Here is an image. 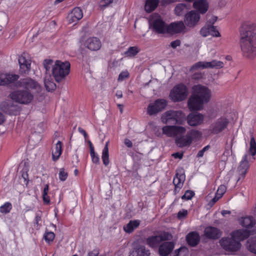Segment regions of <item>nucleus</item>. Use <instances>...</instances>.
Instances as JSON below:
<instances>
[{"label":"nucleus","mask_w":256,"mask_h":256,"mask_svg":"<svg viewBox=\"0 0 256 256\" xmlns=\"http://www.w3.org/2000/svg\"><path fill=\"white\" fill-rule=\"evenodd\" d=\"M242 54L250 58L256 55V30L254 24L243 26L240 42Z\"/></svg>","instance_id":"nucleus-1"},{"label":"nucleus","mask_w":256,"mask_h":256,"mask_svg":"<svg viewBox=\"0 0 256 256\" xmlns=\"http://www.w3.org/2000/svg\"><path fill=\"white\" fill-rule=\"evenodd\" d=\"M192 90V93L188 102V107L192 111L202 110L204 105L210 102L212 91L208 86L200 84L194 86Z\"/></svg>","instance_id":"nucleus-2"},{"label":"nucleus","mask_w":256,"mask_h":256,"mask_svg":"<svg viewBox=\"0 0 256 256\" xmlns=\"http://www.w3.org/2000/svg\"><path fill=\"white\" fill-rule=\"evenodd\" d=\"M186 129L185 127L180 126H166L162 127V133L167 136L175 138L176 145L183 148L190 146L192 142L188 134L186 135Z\"/></svg>","instance_id":"nucleus-3"},{"label":"nucleus","mask_w":256,"mask_h":256,"mask_svg":"<svg viewBox=\"0 0 256 256\" xmlns=\"http://www.w3.org/2000/svg\"><path fill=\"white\" fill-rule=\"evenodd\" d=\"M248 236L249 232L246 230H236L234 231L230 236L222 238L220 241V244L227 251L236 252L240 248V242Z\"/></svg>","instance_id":"nucleus-4"},{"label":"nucleus","mask_w":256,"mask_h":256,"mask_svg":"<svg viewBox=\"0 0 256 256\" xmlns=\"http://www.w3.org/2000/svg\"><path fill=\"white\" fill-rule=\"evenodd\" d=\"M44 66L46 71L52 68V74L57 82L64 80L70 71V64L68 62H62L57 60L53 64L52 60H46L44 61Z\"/></svg>","instance_id":"nucleus-5"},{"label":"nucleus","mask_w":256,"mask_h":256,"mask_svg":"<svg viewBox=\"0 0 256 256\" xmlns=\"http://www.w3.org/2000/svg\"><path fill=\"white\" fill-rule=\"evenodd\" d=\"M186 116L180 110H170L164 112L161 116L162 123L166 124H182L185 120Z\"/></svg>","instance_id":"nucleus-6"},{"label":"nucleus","mask_w":256,"mask_h":256,"mask_svg":"<svg viewBox=\"0 0 256 256\" xmlns=\"http://www.w3.org/2000/svg\"><path fill=\"white\" fill-rule=\"evenodd\" d=\"M150 27L158 34H166L168 24L162 19L160 16L154 14L149 18Z\"/></svg>","instance_id":"nucleus-7"},{"label":"nucleus","mask_w":256,"mask_h":256,"mask_svg":"<svg viewBox=\"0 0 256 256\" xmlns=\"http://www.w3.org/2000/svg\"><path fill=\"white\" fill-rule=\"evenodd\" d=\"M34 95L26 90H17L12 92L10 97L14 101L22 104H28L34 100Z\"/></svg>","instance_id":"nucleus-8"},{"label":"nucleus","mask_w":256,"mask_h":256,"mask_svg":"<svg viewBox=\"0 0 256 256\" xmlns=\"http://www.w3.org/2000/svg\"><path fill=\"white\" fill-rule=\"evenodd\" d=\"M20 85L21 87L24 88L26 90L33 93L36 96L38 95L42 91V86L36 80L30 78H26L21 79L20 82Z\"/></svg>","instance_id":"nucleus-9"},{"label":"nucleus","mask_w":256,"mask_h":256,"mask_svg":"<svg viewBox=\"0 0 256 256\" xmlns=\"http://www.w3.org/2000/svg\"><path fill=\"white\" fill-rule=\"evenodd\" d=\"M188 94V90L184 84L176 86L170 91V98L174 102H180L186 99Z\"/></svg>","instance_id":"nucleus-10"},{"label":"nucleus","mask_w":256,"mask_h":256,"mask_svg":"<svg viewBox=\"0 0 256 256\" xmlns=\"http://www.w3.org/2000/svg\"><path fill=\"white\" fill-rule=\"evenodd\" d=\"M224 66V63L216 60L211 62H198L194 64L190 68L191 71L204 68H220Z\"/></svg>","instance_id":"nucleus-11"},{"label":"nucleus","mask_w":256,"mask_h":256,"mask_svg":"<svg viewBox=\"0 0 256 256\" xmlns=\"http://www.w3.org/2000/svg\"><path fill=\"white\" fill-rule=\"evenodd\" d=\"M171 235L168 232H162L158 235L148 236L146 239V244L150 248H157L159 244L163 241L169 240Z\"/></svg>","instance_id":"nucleus-12"},{"label":"nucleus","mask_w":256,"mask_h":256,"mask_svg":"<svg viewBox=\"0 0 256 256\" xmlns=\"http://www.w3.org/2000/svg\"><path fill=\"white\" fill-rule=\"evenodd\" d=\"M167 102L164 99H158L149 104L147 108V112L150 116L157 114L166 107Z\"/></svg>","instance_id":"nucleus-13"},{"label":"nucleus","mask_w":256,"mask_h":256,"mask_svg":"<svg viewBox=\"0 0 256 256\" xmlns=\"http://www.w3.org/2000/svg\"><path fill=\"white\" fill-rule=\"evenodd\" d=\"M250 160V156L248 154L246 153L244 154L238 168L237 172L238 174V180H240L241 178H244L249 168L250 165L248 164V162Z\"/></svg>","instance_id":"nucleus-14"},{"label":"nucleus","mask_w":256,"mask_h":256,"mask_svg":"<svg viewBox=\"0 0 256 256\" xmlns=\"http://www.w3.org/2000/svg\"><path fill=\"white\" fill-rule=\"evenodd\" d=\"M84 46L90 50H98L102 46L100 40L96 38H89L85 40H81L80 42V46L82 48Z\"/></svg>","instance_id":"nucleus-15"},{"label":"nucleus","mask_w":256,"mask_h":256,"mask_svg":"<svg viewBox=\"0 0 256 256\" xmlns=\"http://www.w3.org/2000/svg\"><path fill=\"white\" fill-rule=\"evenodd\" d=\"M20 72L22 74H28L30 70L31 61L27 54H24L18 58Z\"/></svg>","instance_id":"nucleus-16"},{"label":"nucleus","mask_w":256,"mask_h":256,"mask_svg":"<svg viewBox=\"0 0 256 256\" xmlns=\"http://www.w3.org/2000/svg\"><path fill=\"white\" fill-rule=\"evenodd\" d=\"M200 19L199 14L194 10H192L186 14L184 22L188 26L192 28L198 24Z\"/></svg>","instance_id":"nucleus-17"},{"label":"nucleus","mask_w":256,"mask_h":256,"mask_svg":"<svg viewBox=\"0 0 256 256\" xmlns=\"http://www.w3.org/2000/svg\"><path fill=\"white\" fill-rule=\"evenodd\" d=\"M228 120L224 117L218 118L213 124L212 132L214 134H218L224 130L227 126Z\"/></svg>","instance_id":"nucleus-18"},{"label":"nucleus","mask_w":256,"mask_h":256,"mask_svg":"<svg viewBox=\"0 0 256 256\" xmlns=\"http://www.w3.org/2000/svg\"><path fill=\"white\" fill-rule=\"evenodd\" d=\"M186 26L182 21L172 22L168 24V34H174L184 32Z\"/></svg>","instance_id":"nucleus-19"},{"label":"nucleus","mask_w":256,"mask_h":256,"mask_svg":"<svg viewBox=\"0 0 256 256\" xmlns=\"http://www.w3.org/2000/svg\"><path fill=\"white\" fill-rule=\"evenodd\" d=\"M82 16V10L79 8H75L68 14L67 17L68 22L69 24L74 25Z\"/></svg>","instance_id":"nucleus-20"},{"label":"nucleus","mask_w":256,"mask_h":256,"mask_svg":"<svg viewBox=\"0 0 256 256\" xmlns=\"http://www.w3.org/2000/svg\"><path fill=\"white\" fill-rule=\"evenodd\" d=\"M204 120V116L200 113L190 114L187 117V122L192 126L202 124Z\"/></svg>","instance_id":"nucleus-21"},{"label":"nucleus","mask_w":256,"mask_h":256,"mask_svg":"<svg viewBox=\"0 0 256 256\" xmlns=\"http://www.w3.org/2000/svg\"><path fill=\"white\" fill-rule=\"evenodd\" d=\"M150 250L144 245L138 244L134 248L130 256H150Z\"/></svg>","instance_id":"nucleus-22"},{"label":"nucleus","mask_w":256,"mask_h":256,"mask_svg":"<svg viewBox=\"0 0 256 256\" xmlns=\"http://www.w3.org/2000/svg\"><path fill=\"white\" fill-rule=\"evenodd\" d=\"M204 235L208 238L217 239L221 236L222 232L220 230L216 228L208 226L204 230Z\"/></svg>","instance_id":"nucleus-23"},{"label":"nucleus","mask_w":256,"mask_h":256,"mask_svg":"<svg viewBox=\"0 0 256 256\" xmlns=\"http://www.w3.org/2000/svg\"><path fill=\"white\" fill-rule=\"evenodd\" d=\"M18 78V76L16 74H0V85L4 86L14 82Z\"/></svg>","instance_id":"nucleus-24"},{"label":"nucleus","mask_w":256,"mask_h":256,"mask_svg":"<svg viewBox=\"0 0 256 256\" xmlns=\"http://www.w3.org/2000/svg\"><path fill=\"white\" fill-rule=\"evenodd\" d=\"M174 248L172 242H164L159 247V253L162 256H168Z\"/></svg>","instance_id":"nucleus-25"},{"label":"nucleus","mask_w":256,"mask_h":256,"mask_svg":"<svg viewBox=\"0 0 256 256\" xmlns=\"http://www.w3.org/2000/svg\"><path fill=\"white\" fill-rule=\"evenodd\" d=\"M185 175L184 172L178 174L177 173L174 178L173 183L175 186L174 192H178L180 190L182 187L184 182L185 180Z\"/></svg>","instance_id":"nucleus-26"},{"label":"nucleus","mask_w":256,"mask_h":256,"mask_svg":"<svg viewBox=\"0 0 256 256\" xmlns=\"http://www.w3.org/2000/svg\"><path fill=\"white\" fill-rule=\"evenodd\" d=\"M194 8L201 14H204L208 8V4L206 0H196L193 4Z\"/></svg>","instance_id":"nucleus-27"},{"label":"nucleus","mask_w":256,"mask_h":256,"mask_svg":"<svg viewBox=\"0 0 256 256\" xmlns=\"http://www.w3.org/2000/svg\"><path fill=\"white\" fill-rule=\"evenodd\" d=\"M62 144L58 141L52 150V158L54 161L57 160L60 156L62 152Z\"/></svg>","instance_id":"nucleus-28"},{"label":"nucleus","mask_w":256,"mask_h":256,"mask_svg":"<svg viewBox=\"0 0 256 256\" xmlns=\"http://www.w3.org/2000/svg\"><path fill=\"white\" fill-rule=\"evenodd\" d=\"M159 2V0H146L144 4V10L146 12L154 11L158 6Z\"/></svg>","instance_id":"nucleus-29"},{"label":"nucleus","mask_w":256,"mask_h":256,"mask_svg":"<svg viewBox=\"0 0 256 256\" xmlns=\"http://www.w3.org/2000/svg\"><path fill=\"white\" fill-rule=\"evenodd\" d=\"M188 243L192 246H196L200 241V236L196 232H191L186 236Z\"/></svg>","instance_id":"nucleus-30"},{"label":"nucleus","mask_w":256,"mask_h":256,"mask_svg":"<svg viewBox=\"0 0 256 256\" xmlns=\"http://www.w3.org/2000/svg\"><path fill=\"white\" fill-rule=\"evenodd\" d=\"M14 108L13 102L10 100L2 102L0 105V108L2 111L9 114H12Z\"/></svg>","instance_id":"nucleus-31"},{"label":"nucleus","mask_w":256,"mask_h":256,"mask_svg":"<svg viewBox=\"0 0 256 256\" xmlns=\"http://www.w3.org/2000/svg\"><path fill=\"white\" fill-rule=\"evenodd\" d=\"M44 84L46 89L48 91L54 90L56 88V84L53 81L51 76L49 74H46L44 78Z\"/></svg>","instance_id":"nucleus-32"},{"label":"nucleus","mask_w":256,"mask_h":256,"mask_svg":"<svg viewBox=\"0 0 256 256\" xmlns=\"http://www.w3.org/2000/svg\"><path fill=\"white\" fill-rule=\"evenodd\" d=\"M140 224V220H130L126 226L124 227V230L128 233L132 232L134 229L137 228Z\"/></svg>","instance_id":"nucleus-33"},{"label":"nucleus","mask_w":256,"mask_h":256,"mask_svg":"<svg viewBox=\"0 0 256 256\" xmlns=\"http://www.w3.org/2000/svg\"><path fill=\"white\" fill-rule=\"evenodd\" d=\"M192 143L200 140L202 137V132L197 130H192L188 132Z\"/></svg>","instance_id":"nucleus-34"},{"label":"nucleus","mask_w":256,"mask_h":256,"mask_svg":"<svg viewBox=\"0 0 256 256\" xmlns=\"http://www.w3.org/2000/svg\"><path fill=\"white\" fill-rule=\"evenodd\" d=\"M241 224L244 227L250 228L255 225L256 220L253 217L248 216L243 218Z\"/></svg>","instance_id":"nucleus-35"},{"label":"nucleus","mask_w":256,"mask_h":256,"mask_svg":"<svg viewBox=\"0 0 256 256\" xmlns=\"http://www.w3.org/2000/svg\"><path fill=\"white\" fill-rule=\"evenodd\" d=\"M108 144V142L106 144V145L102 150V156L103 164L106 166H107L110 163Z\"/></svg>","instance_id":"nucleus-36"},{"label":"nucleus","mask_w":256,"mask_h":256,"mask_svg":"<svg viewBox=\"0 0 256 256\" xmlns=\"http://www.w3.org/2000/svg\"><path fill=\"white\" fill-rule=\"evenodd\" d=\"M188 8L184 4H178L174 8V13L176 16H182L187 12Z\"/></svg>","instance_id":"nucleus-37"},{"label":"nucleus","mask_w":256,"mask_h":256,"mask_svg":"<svg viewBox=\"0 0 256 256\" xmlns=\"http://www.w3.org/2000/svg\"><path fill=\"white\" fill-rule=\"evenodd\" d=\"M248 248L253 253H256V236L250 238L246 244Z\"/></svg>","instance_id":"nucleus-38"},{"label":"nucleus","mask_w":256,"mask_h":256,"mask_svg":"<svg viewBox=\"0 0 256 256\" xmlns=\"http://www.w3.org/2000/svg\"><path fill=\"white\" fill-rule=\"evenodd\" d=\"M248 152L252 156H254L256 154V142L253 136L250 138V147L248 150Z\"/></svg>","instance_id":"nucleus-39"},{"label":"nucleus","mask_w":256,"mask_h":256,"mask_svg":"<svg viewBox=\"0 0 256 256\" xmlns=\"http://www.w3.org/2000/svg\"><path fill=\"white\" fill-rule=\"evenodd\" d=\"M140 52V49L137 46L130 47L128 50L124 52V55L126 57H134Z\"/></svg>","instance_id":"nucleus-40"},{"label":"nucleus","mask_w":256,"mask_h":256,"mask_svg":"<svg viewBox=\"0 0 256 256\" xmlns=\"http://www.w3.org/2000/svg\"><path fill=\"white\" fill-rule=\"evenodd\" d=\"M212 26V24H208L207 23L205 26L202 27L200 30V34L206 37L209 35H210V27Z\"/></svg>","instance_id":"nucleus-41"},{"label":"nucleus","mask_w":256,"mask_h":256,"mask_svg":"<svg viewBox=\"0 0 256 256\" xmlns=\"http://www.w3.org/2000/svg\"><path fill=\"white\" fill-rule=\"evenodd\" d=\"M54 237V234L51 232H46L44 234V240L48 244L53 241Z\"/></svg>","instance_id":"nucleus-42"},{"label":"nucleus","mask_w":256,"mask_h":256,"mask_svg":"<svg viewBox=\"0 0 256 256\" xmlns=\"http://www.w3.org/2000/svg\"><path fill=\"white\" fill-rule=\"evenodd\" d=\"M12 208V205L9 202H6L4 205L0 206V212L2 213H8Z\"/></svg>","instance_id":"nucleus-43"},{"label":"nucleus","mask_w":256,"mask_h":256,"mask_svg":"<svg viewBox=\"0 0 256 256\" xmlns=\"http://www.w3.org/2000/svg\"><path fill=\"white\" fill-rule=\"evenodd\" d=\"M176 252L175 256H188V250L184 247L180 248Z\"/></svg>","instance_id":"nucleus-44"},{"label":"nucleus","mask_w":256,"mask_h":256,"mask_svg":"<svg viewBox=\"0 0 256 256\" xmlns=\"http://www.w3.org/2000/svg\"><path fill=\"white\" fill-rule=\"evenodd\" d=\"M194 196V193L192 191L187 190L185 194L182 196V200H190Z\"/></svg>","instance_id":"nucleus-45"},{"label":"nucleus","mask_w":256,"mask_h":256,"mask_svg":"<svg viewBox=\"0 0 256 256\" xmlns=\"http://www.w3.org/2000/svg\"><path fill=\"white\" fill-rule=\"evenodd\" d=\"M226 187L224 185H220L216 192V194L218 196L219 198H222L223 194L225 193L226 192Z\"/></svg>","instance_id":"nucleus-46"},{"label":"nucleus","mask_w":256,"mask_h":256,"mask_svg":"<svg viewBox=\"0 0 256 256\" xmlns=\"http://www.w3.org/2000/svg\"><path fill=\"white\" fill-rule=\"evenodd\" d=\"M129 76V73L127 70L123 71L120 73L118 78V82H122Z\"/></svg>","instance_id":"nucleus-47"},{"label":"nucleus","mask_w":256,"mask_h":256,"mask_svg":"<svg viewBox=\"0 0 256 256\" xmlns=\"http://www.w3.org/2000/svg\"><path fill=\"white\" fill-rule=\"evenodd\" d=\"M112 2V0H101L100 2L99 6L102 9H104L108 6Z\"/></svg>","instance_id":"nucleus-48"},{"label":"nucleus","mask_w":256,"mask_h":256,"mask_svg":"<svg viewBox=\"0 0 256 256\" xmlns=\"http://www.w3.org/2000/svg\"><path fill=\"white\" fill-rule=\"evenodd\" d=\"M58 177L61 181H64L67 178L68 174L64 169H61L58 174Z\"/></svg>","instance_id":"nucleus-49"},{"label":"nucleus","mask_w":256,"mask_h":256,"mask_svg":"<svg viewBox=\"0 0 256 256\" xmlns=\"http://www.w3.org/2000/svg\"><path fill=\"white\" fill-rule=\"evenodd\" d=\"M210 35L215 37H220V32L216 30V28L214 26L212 25V26L210 27Z\"/></svg>","instance_id":"nucleus-50"},{"label":"nucleus","mask_w":256,"mask_h":256,"mask_svg":"<svg viewBox=\"0 0 256 256\" xmlns=\"http://www.w3.org/2000/svg\"><path fill=\"white\" fill-rule=\"evenodd\" d=\"M188 214V211L186 210H180L178 214V217L179 219L185 218Z\"/></svg>","instance_id":"nucleus-51"},{"label":"nucleus","mask_w":256,"mask_h":256,"mask_svg":"<svg viewBox=\"0 0 256 256\" xmlns=\"http://www.w3.org/2000/svg\"><path fill=\"white\" fill-rule=\"evenodd\" d=\"M91 156V158H92V162L96 164H98L99 162H100V159H99V156H98V154H92L90 155Z\"/></svg>","instance_id":"nucleus-52"},{"label":"nucleus","mask_w":256,"mask_h":256,"mask_svg":"<svg viewBox=\"0 0 256 256\" xmlns=\"http://www.w3.org/2000/svg\"><path fill=\"white\" fill-rule=\"evenodd\" d=\"M210 148L209 146H206L205 147H204L202 150H200L197 154V156L198 158L202 157L204 154V152L208 150Z\"/></svg>","instance_id":"nucleus-53"},{"label":"nucleus","mask_w":256,"mask_h":256,"mask_svg":"<svg viewBox=\"0 0 256 256\" xmlns=\"http://www.w3.org/2000/svg\"><path fill=\"white\" fill-rule=\"evenodd\" d=\"M230 152L229 150H226L222 156V160L224 161H226L228 160V156H230Z\"/></svg>","instance_id":"nucleus-54"},{"label":"nucleus","mask_w":256,"mask_h":256,"mask_svg":"<svg viewBox=\"0 0 256 256\" xmlns=\"http://www.w3.org/2000/svg\"><path fill=\"white\" fill-rule=\"evenodd\" d=\"M180 42L179 40H176L172 41L170 43V46L173 48H176L177 46H180Z\"/></svg>","instance_id":"nucleus-55"},{"label":"nucleus","mask_w":256,"mask_h":256,"mask_svg":"<svg viewBox=\"0 0 256 256\" xmlns=\"http://www.w3.org/2000/svg\"><path fill=\"white\" fill-rule=\"evenodd\" d=\"M220 198H219L218 196L216 194L215 196L212 199V201L210 202V204L213 205L216 203Z\"/></svg>","instance_id":"nucleus-56"},{"label":"nucleus","mask_w":256,"mask_h":256,"mask_svg":"<svg viewBox=\"0 0 256 256\" xmlns=\"http://www.w3.org/2000/svg\"><path fill=\"white\" fill-rule=\"evenodd\" d=\"M22 177L24 180V182L26 184H28V174L26 172L22 174Z\"/></svg>","instance_id":"nucleus-57"},{"label":"nucleus","mask_w":256,"mask_h":256,"mask_svg":"<svg viewBox=\"0 0 256 256\" xmlns=\"http://www.w3.org/2000/svg\"><path fill=\"white\" fill-rule=\"evenodd\" d=\"M78 130L80 133H81L82 134L84 135L85 139H86V138L88 137V134H87L86 132L81 128H78Z\"/></svg>","instance_id":"nucleus-58"},{"label":"nucleus","mask_w":256,"mask_h":256,"mask_svg":"<svg viewBox=\"0 0 256 256\" xmlns=\"http://www.w3.org/2000/svg\"><path fill=\"white\" fill-rule=\"evenodd\" d=\"M124 144L128 148H131L132 146V142L128 139L124 140Z\"/></svg>","instance_id":"nucleus-59"},{"label":"nucleus","mask_w":256,"mask_h":256,"mask_svg":"<svg viewBox=\"0 0 256 256\" xmlns=\"http://www.w3.org/2000/svg\"><path fill=\"white\" fill-rule=\"evenodd\" d=\"M98 251L97 250H94L88 253V256H98Z\"/></svg>","instance_id":"nucleus-60"},{"label":"nucleus","mask_w":256,"mask_h":256,"mask_svg":"<svg viewBox=\"0 0 256 256\" xmlns=\"http://www.w3.org/2000/svg\"><path fill=\"white\" fill-rule=\"evenodd\" d=\"M173 156L175 158H182V154L179 152L174 153L172 154Z\"/></svg>","instance_id":"nucleus-61"},{"label":"nucleus","mask_w":256,"mask_h":256,"mask_svg":"<svg viewBox=\"0 0 256 256\" xmlns=\"http://www.w3.org/2000/svg\"><path fill=\"white\" fill-rule=\"evenodd\" d=\"M48 184H46L44 189L42 196H46V194H48Z\"/></svg>","instance_id":"nucleus-62"},{"label":"nucleus","mask_w":256,"mask_h":256,"mask_svg":"<svg viewBox=\"0 0 256 256\" xmlns=\"http://www.w3.org/2000/svg\"><path fill=\"white\" fill-rule=\"evenodd\" d=\"M217 20V17L215 16H212L211 19L210 20V22L208 24L212 25V24L216 22Z\"/></svg>","instance_id":"nucleus-63"},{"label":"nucleus","mask_w":256,"mask_h":256,"mask_svg":"<svg viewBox=\"0 0 256 256\" xmlns=\"http://www.w3.org/2000/svg\"><path fill=\"white\" fill-rule=\"evenodd\" d=\"M43 200L44 202L48 204L50 202V198L48 194L46 196H42Z\"/></svg>","instance_id":"nucleus-64"}]
</instances>
